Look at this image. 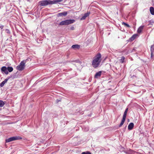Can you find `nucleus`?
<instances>
[{"mask_svg":"<svg viewBox=\"0 0 154 154\" xmlns=\"http://www.w3.org/2000/svg\"><path fill=\"white\" fill-rule=\"evenodd\" d=\"M52 1L54 4H57L58 2H60L62 1V0H55Z\"/></svg>","mask_w":154,"mask_h":154,"instance_id":"obj_21","label":"nucleus"},{"mask_svg":"<svg viewBox=\"0 0 154 154\" xmlns=\"http://www.w3.org/2000/svg\"><path fill=\"white\" fill-rule=\"evenodd\" d=\"M122 24L124 25L125 26L128 27H130V26L128 24L125 22H122Z\"/></svg>","mask_w":154,"mask_h":154,"instance_id":"obj_25","label":"nucleus"},{"mask_svg":"<svg viewBox=\"0 0 154 154\" xmlns=\"http://www.w3.org/2000/svg\"><path fill=\"white\" fill-rule=\"evenodd\" d=\"M134 127V124L133 122L130 123L128 126V129L129 130H131Z\"/></svg>","mask_w":154,"mask_h":154,"instance_id":"obj_11","label":"nucleus"},{"mask_svg":"<svg viewBox=\"0 0 154 154\" xmlns=\"http://www.w3.org/2000/svg\"><path fill=\"white\" fill-rule=\"evenodd\" d=\"M137 36V34H134L130 38L131 41H132L134 40Z\"/></svg>","mask_w":154,"mask_h":154,"instance_id":"obj_13","label":"nucleus"},{"mask_svg":"<svg viewBox=\"0 0 154 154\" xmlns=\"http://www.w3.org/2000/svg\"><path fill=\"white\" fill-rule=\"evenodd\" d=\"M144 26H141L138 29L137 32L138 33H140L141 32L142 30L143 29Z\"/></svg>","mask_w":154,"mask_h":154,"instance_id":"obj_15","label":"nucleus"},{"mask_svg":"<svg viewBox=\"0 0 154 154\" xmlns=\"http://www.w3.org/2000/svg\"><path fill=\"white\" fill-rule=\"evenodd\" d=\"M150 52L152 53L154 52V44L151 46Z\"/></svg>","mask_w":154,"mask_h":154,"instance_id":"obj_19","label":"nucleus"},{"mask_svg":"<svg viewBox=\"0 0 154 154\" xmlns=\"http://www.w3.org/2000/svg\"><path fill=\"white\" fill-rule=\"evenodd\" d=\"M81 154H91V153L90 151H86L82 152Z\"/></svg>","mask_w":154,"mask_h":154,"instance_id":"obj_24","label":"nucleus"},{"mask_svg":"<svg viewBox=\"0 0 154 154\" xmlns=\"http://www.w3.org/2000/svg\"><path fill=\"white\" fill-rule=\"evenodd\" d=\"M74 29V27H71V30H73Z\"/></svg>","mask_w":154,"mask_h":154,"instance_id":"obj_32","label":"nucleus"},{"mask_svg":"<svg viewBox=\"0 0 154 154\" xmlns=\"http://www.w3.org/2000/svg\"><path fill=\"white\" fill-rule=\"evenodd\" d=\"M27 1L30 2L31 0H26Z\"/></svg>","mask_w":154,"mask_h":154,"instance_id":"obj_34","label":"nucleus"},{"mask_svg":"<svg viewBox=\"0 0 154 154\" xmlns=\"http://www.w3.org/2000/svg\"><path fill=\"white\" fill-rule=\"evenodd\" d=\"M89 129V128L88 127H87L85 129V131H88Z\"/></svg>","mask_w":154,"mask_h":154,"instance_id":"obj_27","label":"nucleus"},{"mask_svg":"<svg viewBox=\"0 0 154 154\" xmlns=\"http://www.w3.org/2000/svg\"><path fill=\"white\" fill-rule=\"evenodd\" d=\"M136 48H134L133 49H132V52H134L136 50Z\"/></svg>","mask_w":154,"mask_h":154,"instance_id":"obj_30","label":"nucleus"},{"mask_svg":"<svg viewBox=\"0 0 154 154\" xmlns=\"http://www.w3.org/2000/svg\"><path fill=\"white\" fill-rule=\"evenodd\" d=\"M102 72V71H101L96 72L94 75V78L96 79H98V78L100 77L101 75Z\"/></svg>","mask_w":154,"mask_h":154,"instance_id":"obj_8","label":"nucleus"},{"mask_svg":"<svg viewBox=\"0 0 154 154\" xmlns=\"http://www.w3.org/2000/svg\"><path fill=\"white\" fill-rule=\"evenodd\" d=\"M128 108H126L125 109V110L124 112V114L123 115V117L125 118H126L127 114V112L128 111Z\"/></svg>","mask_w":154,"mask_h":154,"instance_id":"obj_16","label":"nucleus"},{"mask_svg":"<svg viewBox=\"0 0 154 154\" xmlns=\"http://www.w3.org/2000/svg\"><path fill=\"white\" fill-rule=\"evenodd\" d=\"M75 20L74 19H69L60 22L59 24V25H66L74 23Z\"/></svg>","mask_w":154,"mask_h":154,"instance_id":"obj_4","label":"nucleus"},{"mask_svg":"<svg viewBox=\"0 0 154 154\" xmlns=\"http://www.w3.org/2000/svg\"><path fill=\"white\" fill-rule=\"evenodd\" d=\"M125 59V57L124 56L122 57L121 59H120L119 61L122 63H123L124 62V60Z\"/></svg>","mask_w":154,"mask_h":154,"instance_id":"obj_20","label":"nucleus"},{"mask_svg":"<svg viewBox=\"0 0 154 154\" xmlns=\"http://www.w3.org/2000/svg\"><path fill=\"white\" fill-rule=\"evenodd\" d=\"M126 118H122V121L121 122L120 125H119V127H121L122 125L124 124L125 120Z\"/></svg>","mask_w":154,"mask_h":154,"instance_id":"obj_14","label":"nucleus"},{"mask_svg":"<svg viewBox=\"0 0 154 154\" xmlns=\"http://www.w3.org/2000/svg\"><path fill=\"white\" fill-rule=\"evenodd\" d=\"M80 45H79L76 44L72 46V48L74 49H79L80 48Z\"/></svg>","mask_w":154,"mask_h":154,"instance_id":"obj_12","label":"nucleus"},{"mask_svg":"<svg viewBox=\"0 0 154 154\" xmlns=\"http://www.w3.org/2000/svg\"><path fill=\"white\" fill-rule=\"evenodd\" d=\"M5 31L7 33H8V34H10V32L8 29H5Z\"/></svg>","mask_w":154,"mask_h":154,"instance_id":"obj_26","label":"nucleus"},{"mask_svg":"<svg viewBox=\"0 0 154 154\" xmlns=\"http://www.w3.org/2000/svg\"><path fill=\"white\" fill-rule=\"evenodd\" d=\"M126 127H127V126H125V129H126Z\"/></svg>","mask_w":154,"mask_h":154,"instance_id":"obj_35","label":"nucleus"},{"mask_svg":"<svg viewBox=\"0 0 154 154\" xmlns=\"http://www.w3.org/2000/svg\"><path fill=\"white\" fill-rule=\"evenodd\" d=\"M1 71L3 74L8 75V74L7 68L5 66H2L1 68Z\"/></svg>","mask_w":154,"mask_h":154,"instance_id":"obj_6","label":"nucleus"},{"mask_svg":"<svg viewBox=\"0 0 154 154\" xmlns=\"http://www.w3.org/2000/svg\"><path fill=\"white\" fill-rule=\"evenodd\" d=\"M3 27H4V26H2V25L0 26V28L1 29H2L3 28Z\"/></svg>","mask_w":154,"mask_h":154,"instance_id":"obj_31","label":"nucleus"},{"mask_svg":"<svg viewBox=\"0 0 154 154\" xmlns=\"http://www.w3.org/2000/svg\"><path fill=\"white\" fill-rule=\"evenodd\" d=\"M22 139V138L20 137L14 136L6 139L5 142L6 143H8L13 141L20 140Z\"/></svg>","mask_w":154,"mask_h":154,"instance_id":"obj_5","label":"nucleus"},{"mask_svg":"<svg viewBox=\"0 0 154 154\" xmlns=\"http://www.w3.org/2000/svg\"><path fill=\"white\" fill-rule=\"evenodd\" d=\"M38 5L40 6H46L49 5L53 4L52 1L50 0H44L40 1L38 3Z\"/></svg>","mask_w":154,"mask_h":154,"instance_id":"obj_2","label":"nucleus"},{"mask_svg":"<svg viewBox=\"0 0 154 154\" xmlns=\"http://www.w3.org/2000/svg\"><path fill=\"white\" fill-rule=\"evenodd\" d=\"M132 153L133 154H137V152L134 151H133Z\"/></svg>","mask_w":154,"mask_h":154,"instance_id":"obj_29","label":"nucleus"},{"mask_svg":"<svg viewBox=\"0 0 154 154\" xmlns=\"http://www.w3.org/2000/svg\"><path fill=\"white\" fill-rule=\"evenodd\" d=\"M67 13L66 11L61 12L57 14V16L59 17L63 16H65L67 15Z\"/></svg>","mask_w":154,"mask_h":154,"instance_id":"obj_10","label":"nucleus"},{"mask_svg":"<svg viewBox=\"0 0 154 154\" xmlns=\"http://www.w3.org/2000/svg\"><path fill=\"white\" fill-rule=\"evenodd\" d=\"M75 61L76 62H77V61L76 60Z\"/></svg>","mask_w":154,"mask_h":154,"instance_id":"obj_36","label":"nucleus"},{"mask_svg":"<svg viewBox=\"0 0 154 154\" xmlns=\"http://www.w3.org/2000/svg\"><path fill=\"white\" fill-rule=\"evenodd\" d=\"M90 14V12H88L87 13H85L84 14L82 17L81 18V20H85L87 17H88L89 15Z\"/></svg>","mask_w":154,"mask_h":154,"instance_id":"obj_9","label":"nucleus"},{"mask_svg":"<svg viewBox=\"0 0 154 154\" xmlns=\"http://www.w3.org/2000/svg\"><path fill=\"white\" fill-rule=\"evenodd\" d=\"M11 77V76L8 77L7 78L4 80V81H2L1 83H0V86L1 87H3L5 84L8 81Z\"/></svg>","mask_w":154,"mask_h":154,"instance_id":"obj_7","label":"nucleus"},{"mask_svg":"<svg viewBox=\"0 0 154 154\" xmlns=\"http://www.w3.org/2000/svg\"><path fill=\"white\" fill-rule=\"evenodd\" d=\"M5 103L2 100H0V107H3L5 105Z\"/></svg>","mask_w":154,"mask_h":154,"instance_id":"obj_22","label":"nucleus"},{"mask_svg":"<svg viewBox=\"0 0 154 154\" xmlns=\"http://www.w3.org/2000/svg\"><path fill=\"white\" fill-rule=\"evenodd\" d=\"M8 71V72H12L13 70V68L12 67H10V66H8L7 68Z\"/></svg>","mask_w":154,"mask_h":154,"instance_id":"obj_18","label":"nucleus"},{"mask_svg":"<svg viewBox=\"0 0 154 154\" xmlns=\"http://www.w3.org/2000/svg\"><path fill=\"white\" fill-rule=\"evenodd\" d=\"M150 11L151 14L152 15H154V8L152 7H151L150 8Z\"/></svg>","mask_w":154,"mask_h":154,"instance_id":"obj_17","label":"nucleus"},{"mask_svg":"<svg viewBox=\"0 0 154 154\" xmlns=\"http://www.w3.org/2000/svg\"><path fill=\"white\" fill-rule=\"evenodd\" d=\"M60 101V100H57V103L58 102H59V101Z\"/></svg>","mask_w":154,"mask_h":154,"instance_id":"obj_33","label":"nucleus"},{"mask_svg":"<svg viewBox=\"0 0 154 154\" xmlns=\"http://www.w3.org/2000/svg\"><path fill=\"white\" fill-rule=\"evenodd\" d=\"M149 24H148V25H153V24L154 23V21L152 20H151L149 21Z\"/></svg>","mask_w":154,"mask_h":154,"instance_id":"obj_23","label":"nucleus"},{"mask_svg":"<svg viewBox=\"0 0 154 154\" xmlns=\"http://www.w3.org/2000/svg\"><path fill=\"white\" fill-rule=\"evenodd\" d=\"M154 53L151 52V58H152Z\"/></svg>","mask_w":154,"mask_h":154,"instance_id":"obj_28","label":"nucleus"},{"mask_svg":"<svg viewBox=\"0 0 154 154\" xmlns=\"http://www.w3.org/2000/svg\"><path fill=\"white\" fill-rule=\"evenodd\" d=\"M27 60L28 59H26L21 61L19 65L17 66V69L19 71H22L24 69L25 64Z\"/></svg>","mask_w":154,"mask_h":154,"instance_id":"obj_3","label":"nucleus"},{"mask_svg":"<svg viewBox=\"0 0 154 154\" xmlns=\"http://www.w3.org/2000/svg\"><path fill=\"white\" fill-rule=\"evenodd\" d=\"M101 56L100 53H98L93 57L92 61V65L94 68L98 67L101 61Z\"/></svg>","mask_w":154,"mask_h":154,"instance_id":"obj_1","label":"nucleus"}]
</instances>
